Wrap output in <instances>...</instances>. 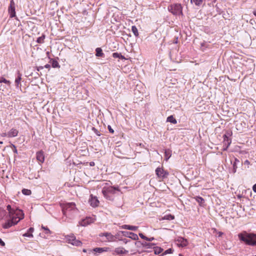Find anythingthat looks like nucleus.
Masks as SVG:
<instances>
[{"mask_svg": "<svg viewBox=\"0 0 256 256\" xmlns=\"http://www.w3.org/2000/svg\"><path fill=\"white\" fill-rule=\"evenodd\" d=\"M94 218H90V217H88L85 219L82 220L80 222V224L82 226H86L91 223H92L94 222Z\"/></svg>", "mask_w": 256, "mask_h": 256, "instance_id": "11", "label": "nucleus"}, {"mask_svg": "<svg viewBox=\"0 0 256 256\" xmlns=\"http://www.w3.org/2000/svg\"><path fill=\"white\" fill-rule=\"evenodd\" d=\"M42 229H44V230H46V234H51L50 230L48 229V227H46V226H42Z\"/></svg>", "mask_w": 256, "mask_h": 256, "instance_id": "37", "label": "nucleus"}, {"mask_svg": "<svg viewBox=\"0 0 256 256\" xmlns=\"http://www.w3.org/2000/svg\"><path fill=\"white\" fill-rule=\"evenodd\" d=\"M50 64H46L44 66V68H50Z\"/></svg>", "mask_w": 256, "mask_h": 256, "instance_id": "47", "label": "nucleus"}, {"mask_svg": "<svg viewBox=\"0 0 256 256\" xmlns=\"http://www.w3.org/2000/svg\"><path fill=\"white\" fill-rule=\"evenodd\" d=\"M121 227L123 229L133 231L136 230L138 228V227L136 226H130L128 224H124Z\"/></svg>", "mask_w": 256, "mask_h": 256, "instance_id": "17", "label": "nucleus"}, {"mask_svg": "<svg viewBox=\"0 0 256 256\" xmlns=\"http://www.w3.org/2000/svg\"><path fill=\"white\" fill-rule=\"evenodd\" d=\"M154 254H160L162 252L163 249L160 247H154Z\"/></svg>", "mask_w": 256, "mask_h": 256, "instance_id": "28", "label": "nucleus"}, {"mask_svg": "<svg viewBox=\"0 0 256 256\" xmlns=\"http://www.w3.org/2000/svg\"><path fill=\"white\" fill-rule=\"evenodd\" d=\"M122 233L124 236L130 238L132 240H136L138 238V235L132 232H122Z\"/></svg>", "mask_w": 256, "mask_h": 256, "instance_id": "12", "label": "nucleus"}, {"mask_svg": "<svg viewBox=\"0 0 256 256\" xmlns=\"http://www.w3.org/2000/svg\"><path fill=\"white\" fill-rule=\"evenodd\" d=\"M252 190L254 192H256V184H254L252 186Z\"/></svg>", "mask_w": 256, "mask_h": 256, "instance_id": "46", "label": "nucleus"}, {"mask_svg": "<svg viewBox=\"0 0 256 256\" xmlns=\"http://www.w3.org/2000/svg\"><path fill=\"white\" fill-rule=\"evenodd\" d=\"M34 228H30L27 232H26L23 234L24 236L25 237H30V238H33V234H32V232H34Z\"/></svg>", "mask_w": 256, "mask_h": 256, "instance_id": "19", "label": "nucleus"}, {"mask_svg": "<svg viewBox=\"0 0 256 256\" xmlns=\"http://www.w3.org/2000/svg\"><path fill=\"white\" fill-rule=\"evenodd\" d=\"M154 240V238L152 237V238H146V240H148V241H152Z\"/></svg>", "mask_w": 256, "mask_h": 256, "instance_id": "45", "label": "nucleus"}, {"mask_svg": "<svg viewBox=\"0 0 256 256\" xmlns=\"http://www.w3.org/2000/svg\"><path fill=\"white\" fill-rule=\"evenodd\" d=\"M93 250L96 252H98V253H102L104 252H105L106 251V250L104 249V248H94Z\"/></svg>", "mask_w": 256, "mask_h": 256, "instance_id": "26", "label": "nucleus"}, {"mask_svg": "<svg viewBox=\"0 0 256 256\" xmlns=\"http://www.w3.org/2000/svg\"><path fill=\"white\" fill-rule=\"evenodd\" d=\"M96 56L98 57L104 58V54L102 52V50L100 48H98L96 49Z\"/></svg>", "mask_w": 256, "mask_h": 256, "instance_id": "20", "label": "nucleus"}, {"mask_svg": "<svg viewBox=\"0 0 256 256\" xmlns=\"http://www.w3.org/2000/svg\"><path fill=\"white\" fill-rule=\"evenodd\" d=\"M112 56L114 58H119L122 60H126L125 57L122 55L121 54L118 52H114L112 54Z\"/></svg>", "mask_w": 256, "mask_h": 256, "instance_id": "24", "label": "nucleus"}, {"mask_svg": "<svg viewBox=\"0 0 256 256\" xmlns=\"http://www.w3.org/2000/svg\"><path fill=\"white\" fill-rule=\"evenodd\" d=\"M164 219L168 220H172L174 219V216H172L171 214L166 215L164 216Z\"/></svg>", "mask_w": 256, "mask_h": 256, "instance_id": "36", "label": "nucleus"}, {"mask_svg": "<svg viewBox=\"0 0 256 256\" xmlns=\"http://www.w3.org/2000/svg\"><path fill=\"white\" fill-rule=\"evenodd\" d=\"M240 162V161L236 158H234V161L233 163V173H235L236 172V168H238L237 164Z\"/></svg>", "mask_w": 256, "mask_h": 256, "instance_id": "21", "label": "nucleus"}, {"mask_svg": "<svg viewBox=\"0 0 256 256\" xmlns=\"http://www.w3.org/2000/svg\"><path fill=\"white\" fill-rule=\"evenodd\" d=\"M66 239L68 243L72 244L73 246H80L82 244V242L76 240V236L73 234L66 236Z\"/></svg>", "mask_w": 256, "mask_h": 256, "instance_id": "7", "label": "nucleus"}, {"mask_svg": "<svg viewBox=\"0 0 256 256\" xmlns=\"http://www.w3.org/2000/svg\"><path fill=\"white\" fill-rule=\"evenodd\" d=\"M0 144H2V142L0 141Z\"/></svg>", "mask_w": 256, "mask_h": 256, "instance_id": "54", "label": "nucleus"}, {"mask_svg": "<svg viewBox=\"0 0 256 256\" xmlns=\"http://www.w3.org/2000/svg\"><path fill=\"white\" fill-rule=\"evenodd\" d=\"M43 68V66H39L38 68V70H40L42 69Z\"/></svg>", "mask_w": 256, "mask_h": 256, "instance_id": "49", "label": "nucleus"}, {"mask_svg": "<svg viewBox=\"0 0 256 256\" xmlns=\"http://www.w3.org/2000/svg\"><path fill=\"white\" fill-rule=\"evenodd\" d=\"M118 191L119 190L118 188H115L113 186H109L106 188H104L102 190V192L104 196L110 200H112V198H110V194H115L116 191Z\"/></svg>", "mask_w": 256, "mask_h": 256, "instance_id": "6", "label": "nucleus"}, {"mask_svg": "<svg viewBox=\"0 0 256 256\" xmlns=\"http://www.w3.org/2000/svg\"><path fill=\"white\" fill-rule=\"evenodd\" d=\"M139 236H140L142 238V239H144V240H146V236H144L142 233H140V234H139Z\"/></svg>", "mask_w": 256, "mask_h": 256, "instance_id": "42", "label": "nucleus"}, {"mask_svg": "<svg viewBox=\"0 0 256 256\" xmlns=\"http://www.w3.org/2000/svg\"><path fill=\"white\" fill-rule=\"evenodd\" d=\"M94 132L96 134V135L98 136H100V133L99 131H98L97 130H96V128H94Z\"/></svg>", "mask_w": 256, "mask_h": 256, "instance_id": "43", "label": "nucleus"}, {"mask_svg": "<svg viewBox=\"0 0 256 256\" xmlns=\"http://www.w3.org/2000/svg\"><path fill=\"white\" fill-rule=\"evenodd\" d=\"M170 156V152L169 151H166L165 152V157L166 160H168Z\"/></svg>", "mask_w": 256, "mask_h": 256, "instance_id": "38", "label": "nucleus"}, {"mask_svg": "<svg viewBox=\"0 0 256 256\" xmlns=\"http://www.w3.org/2000/svg\"><path fill=\"white\" fill-rule=\"evenodd\" d=\"M142 244L146 248H152L154 246V244L149 242H145Z\"/></svg>", "mask_w": 256, "mask_h": 256, "instance_id": "31", "label": "nucleus"}, {"mask_svg": "<svg viewBox=\"0 0 256 256\" xmlns=\"http://www.w3.org/2000/svg\"><path fill=\"white\" fill-rule=\"evenodd\" d=\"M9 218L10 220H8L3 226V227L4 228H8L12 226L17 224L20 220L24 218H20V216H10Z\"/></svg>", "mask_w": 256, "mask_h": 256, "instance_id": "4", "label": "nucleus"}, {"mask_svg": "<svg viewBox=\"0 0 256 256\" xmlns=\"http://www.w3.org/2000/svg\"><path fill=\"white\" fill-rule=\"evenodd\" d=\"M132 31L136 36H138V29L135 26H132Z\"/></svg>", "mask_w": 256, "mask_h": 256, "instance_id": "27", "label": "nucleus"}, {"mask_svg": "<svg viewBox=\"0 0 256 256\" xmlns=\"http://www.w3.org/2000/svg\"><path fill=\"white\" fill-rule=\"evenodd\" d=\"M52 66L54 68L60 67L58 62L56 60H52Z\"/></svg>", "mask_w": 256, "mask_h": 256, "instance_id": "35", "label": "nucleus"}, {"mask_svg": "<svg viewBox=\"0 0 256 256\" xmlns=\"http://www.w3.org/2000/svg\"><path fill=\"white\" fill-rule=\"evenodd\" d=\"M179 256H184L180 254H179Z\"/></svg>", "mask_w": 256, "mask_h": 256, "instance_id": "52", "label": "nucleus"}, {"mask_svg": "<svg viewBox=\"0 0 256 256\" xmlns=\"http://www.w3.org/2000/svg\"><path fill=\"white\" fill-rule=\"evenodd\" d=\"M178 244H180L182 246H185L188 244V240L182 237L178 238Z\"/></svg>", "mask_w": 256, "mask_h": 256, "instance_id": "16", "label": "nucleus"}, {"mask_svg": "<svg viewBox=\"0 0 256 256\" xmlns=\"http://www.w3.org/2000/svg\"><path fill=\"white\" fill-rule=\"evenodd\" d=\"M36 159L39 162L41 163L44 162V156L42 151L40 150L36 152Z\"/></svg>", "mask_w": 256, "mask_h": 256, "instance_id": "15", "label": "nucleus"}, {"mask_svg": "<svg viewBox=\"0 0 256 256\" xmlns=\"http://www.w3.org/2000/svg\"><path fill=\"white\" fill-rule=\"evenodd\" d=\"M6 209L8 211V216H20V218H24V214L23 212L18 208H12L10 205H8Z\"/></svg>", "mask_w": 256, "mask_h": 256, "instance_id": "5", "label": "nucleus"}, {"mask_svg": "<svg viewBox=\"0 0 256 256\" xmlns=\"http://www.w3.org/2000/svg\"><path fill=\"white\" fill-rule=\"evenodd\" d=\"M173 250L172 248H168L164 252L165 254H172Z\"/></svg>", "mask_w": 256, "mask_h": 256, "instance_id": "39", "label": "nucleus"}, {"mask_svg": "<svg viewBox=\"0 0 256 256\" xmlns=\"http://www.w3.org/2000/svg\"><path fill=\"white\" fill-rule=\"evenodd\" d=\"M0 244L2 246H5V243L4 241L2 240L1 238H0Z\"/></svg>", "mask_w": 256, "mask_h": 256, "instance_id": "44", "label": "nucleus"}, {"mask_svg": "<svg viewBox=\"0 0 256 256\" xmlns=\"http://www.w3.org/2000/svg\"><path fill=\"white\" fill-rule=\"evenodd\" d=\"M21 76H22L21 74H20L19 72H18V77L15 80V84H16V86L17 88L19 87V85L20 84V80H22Z\"/></svg>", "mask_w": 256, "mask_h": 256, "instance_id": "22", "label": "nucleus"}, {"mask_svg": "<svg viewBox=\"0 0 256 256\" xmlns=\"http://www.w3.org/2000/svg\"><path fill=\"white\" fill-rule=\"evenodd\" d=\"M224 142H227L228 144H227L226 148H228L230 145V144L231 143V140H230L226 135H224Z\"/></svg>", "mask_w": 256, "mask_h": 256, "instance_id": "30", "label": "nucleus"}, {"mask_svg": "<svg viewBox=\"0 0 256 256\" xmlns=\"http://www.w3.org/2000/svg\"><path fill=\"white\" fill-rule=\"evenodd\" d=\"M156 174L160 178H164L168 176V173L162 168H158L156 170Z\"/></svg>", "mask_w": 256, "mask_h": 256, "instance_id": "8", "label": "nucleus"}, {"mask_svg": "<svg viewBox=\"0 0 256 256\" xmlns=\"http://www.w3.org/2000/svg\"><path fill=\"white\" fill-rule=\"evenodd\" d=\"M88 202L92 207L97 206L99 204V201L97 198L92 196H91V198L89 200Z\"/></svg>", "mask_w": 256, "mask_h": 256, "instance_id": "13", "label": "nucleus"}, {"mask_svg": "<svg viewBox=\"0 0 256 256\" xmlns=\"http://www.w3.org/2000/svg\"><path fill=\"white\" fill-rule=\"evenodd\" d=\"M22 193L24 195L29 196L31 194L32 192L30 190L24 188L22 190Z\"/></svg>", "mask_w": 256, "mask_h": 256, "instance_id": "29", "label": "nucleus"}, {"mask_svg": "<svg viewBox=\"0 0 256 256\" xmlns=\"http://www.w3.org/2000/svg\"><path fill=\"white\" fill-rule=\"evenodd\" d=\"M60 205L63 214L66 216H68V212L76 210V204L74 202L64 203Z\"/></svg>", "mask_w": 256, "mask_h": 256, "instance_id": "3", "label": "nucleus"}, {"mask_svg": "<svg viewBox=\"0 0 256 256\" xmlns=\"http://www.w3.org/2000/svg\"><path fill=\"white\" fill-rule=\"evenodd\" d=\"M114 252L118 254H125L128 252V251L126 250L123 248H115Z\"/></svg>", "mask_w": 256, "mask_h": 256, "instance_id": "18", "label": "nucleus"}, {"mask_svg": "<svg viewBox=\"0 0 256 256\" xmlns=\"http://www.w3.org/2000/svg\"><path fill=\"white\" fill-rule=\"evenodd\" d=\"M245 162L246 164H248V163H249V162L248 160H246Z\"/></svg>", "mask_w": 256, "mask_h": 256, "instance_id": "51", "label": "nucleus"}, {"mask_svg": "<svg viewBox=\"0 0 256 256\" xmlns=\"http://www.w3.org/2000/svg\"><path fill=\"white\" fill-rule=\"evenodd\" d=\"M94 162H90V166H94Z\"/></svg>", "mask_w": 256, "mask_h": 256, "instance_id": "48", "label": "nucleus"}, {"mask_svg": "<svg viewBox=\"0 0 256 256\" xmlns=\"http://www.w3.org/2000/svg\"><path fill=\"white\" fill-rule=\"evenodd\" d=\"M196 200L200 205V206H202L204 203V199L200 197V196H196Z\"/></svg>", "mask_w": 256, "mask_h": 256, "instance_id": "25", "label": "nucleus"}, {"mask_svg": "<svg viewBox=\"0 0 256 256\" xmlns=\"http://www.w3.org/2000/svg\"><path fill=\"white\" fill-rule=\"evenodd\" d=\"M191 2H194L196 6H200L202 3V0H190Z\"/></svg>", "mask_w": 256, "mask_h": 256, "instance_id": "32", "label": "nucleus"}, {"mask_svg": "<svg viewBox=\"0 0 256 256\" xmlns=\"http://www.w3.org/2000/svg\"><path fill=\"white\" fill-rule=\"evenodd\" d=\"M8 12L10 14V16L11 18L16 16V11H15V4L14 0H11L10 4L8 8Z\"/></svg>", "mask_w": 256, "mask_h": 256, "instance_id": "9", "label": "nucleus"}, {"mask_svg": "<svg viewBox=\"0 0 256 256\" xmlns=\"http://www.w3.org/2000/svg\"><path fill=\"white\" fill-rule=\"evenodd\" d=\"M6 134V133H4V134H3V136H6V134Z\"/></svg>", "mask_w": 256, "mask_h": 256, "instance_id": "53", "label": "nucleus"}, {"mask_svg": "<svg viewBox=\"0 0 256 256\" xmlns=\"http://www.w3.org/2000/svg\"><path fill=\"white\" fill-rule=\"evenodd\" d=\"M166 121L173 124H176L177 123L176 120L174 118L173 116H168Z\"/></svg>", "mask_w": 256, "mask_h": 256, "instance_id": "23", "label": "nucleus"}, {"mask_svg": "<svg viewBox=\"0 0 256 256\" xmlns=\"http://www.w3.org/2000/svg\"><path fill=\"white\" fill-rule=\"evenodd\" d=\"M2 82H4V83L8 84H10V83L9 80H6L5 78H4L3 77H1L0 78V83H2Z\"/></svg>", "mask_w": 256, "mask_h": 256, "instance_id": "34", "label": "nucleus"}, {"mask_svg": "<svg viewBox=\"0 0 256 256\" xmlns=\"http://www.w3.org/2000/svg\"><path fill=\"white\" fill-rule=\"evenodd\" d=\"M168 10L176 16H183L182 8L180 4H174L168 6Z\"/></svg>", "mask_w": 256, "mask_h": 256, "instance_id": "2", "label": "nucleus"}, {"mask_svg": "<svg viewBox=\"0 0 256 256\" xmlns=\"http://www.w3.org/2000/svg\"><path fill=\"white\" fill-rule=\"evenodd\" d=\"M99 236L100 237L104 236L106 240H104V241L113 242L116 239V237L110 232L100 233L99 234Z\"/></svg>", "mask_w": 256, "mask_h": 256, "instance_id": "10", "label": "nucleus"}, {"mask_svg": "<svg viewBox=\"0 0 256 256\" xmlns=\"http://www.w3.org/2000/svg\"><path fill=\"white\" fill-rule=\"evenodd\" d=\"M12 146L14 148V149H13L14 152L15 154H18V150L16 148V147L15 146L14 144H12Z\"/></svg>", "mask_w": 256, "mask_h": 256, "instance_id": "40", "label": "nucleus"}, {"mask_svg": "<svg viewBox=\"0 0 256 256\" xmlns=\"http://www.w3.org/2000/svg\"><path fill=\"white\" fill-rule=\"evenodd\" d=\"M18 130L15 128H12L7 134H5L6 136L8 138L15 137L18 136Z\"/></svg>", "mask_w": 256, "mask_h": 256, "instance_id": "14", "label": "nucleus"}, {"mask_svg": "<svg viewBox=\"0 0 256 256\" xmlns=\"http://www.w3.org/2000/svg\"><path fill=\"white\" fill-rule=\"evenodd\" d=\"M239 240L250 246H256V234L244 231L238 234Z\"/></svg>", "mask_w": 256, "mask_h": 256, "instance_id": "1", "label": "nucleus"}, {"mask_svg": "<svg viewBox=\"0 0 256 256\" xmlns=\"http://www.w3.org/2000/svg\"><path fill=\"white\" fill-rule=\"evenodd\" d=\"M253 14L256 16V10L254 11Z\"/></svg>", "mask_w": 256, "mask_h": 256, "instance_id": "50", "label": "nucleus"}, {"mask_svg": "<svg viewBox=\"0 0 256 256\" xmlns=\"http://www.w3.org/2000/svg\"><path fill=\"white\" fill-rule=\"evenodd\" d=\"M44 38H45V36L44 35H43L40 37H38L37 38L36 42L39 44L43 43L44 42Z\"/></svg>", "mask_w": 256, "mask_h": 256, "instance_id": "33", "label": "nucleus"}, {"mask_svg": "<svg viewBox=\"0 0 256 256\" xmlns=\"http://www.w3.org/2000/svg\"><path fill=\"white\" fill-rule=\"evenodd\" d=\"M108 130L109 132H110V133H114V130H113V129L111 128V126H108Z\"/></svg>", "mask_w": 256, "mask_h": 256, "instance_id": "41", "label": "nucleus"}]
</instances>
